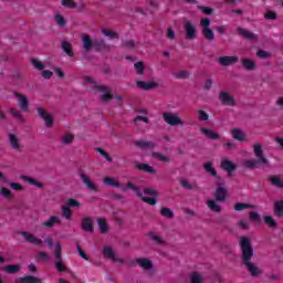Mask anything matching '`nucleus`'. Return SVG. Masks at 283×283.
<instances>
[{
  "label": "nucleus",
  "mask_w": 283,
  "mask_h": 283,
  "mask_svg": "<svg viewBox=\"0 0 283 283\" xmlns=\"http://www.w3.org/2000/svg\"><path fill=\"white\" fill-rule=\"evenodd\" d=\"M81 227L83 231L94 233V221L92 220V217H84L81 221Z\"/></svg>",
  "instance_id": "dca6fc26"
},
{
  "label": "nucleus",
  "mask_w": 283,
  "mask_h": 283,
  "mask_svg": "<svg viewBox=\"0 0 283 283\" xmlns=\"http://www.w3.org/2000/svg\"><path fill=\"white\" fill-rule=\"evenodd\" d=\"M203 169L207 171V174H210V176H213V178H218V180H220V177H218V171L216 170V167H213V163H206L203 165Z\"/></svg>",
  "instance_id": "7c9ffc66"
},
{
  "label": "nucleus",
  "mask_w": 283,
  "mask_h": 283,
  "mask_svg": "<svg viewBox=\"0 0 283 283\" xmlns=\"http://www.w3.org/2000/svg\"><path fill=\"white\" fill-rule=\"evenodd\" d=\"M135 145L139 148V149H156V143L154 142H147V140H136Z\"/></svg>",
  "instance_id": "a878e982"
},
{
  "label": "nucleus",
  "mask_w": 283,
  "mask_h": 283,
  "mask_svg": "<svg viewBox=\"0 0 283 283\" xmlns=\"http://www.w3.org/2000/svg\"><path fill=\"white\" fill-rule=\"evenodd\" d=\"M62 216L65 220H70L72 218V210L67 206H62Z\"/></svg>",
  "instance_id": "4d7b16f0"
},
{
  "label": "nucleus",
  "mask_w": 283,
  "mask_h": 283,
  "mask_svg": "<svg viewBox=\"0 0 283 283\" xmlns=\"http://www.w3.org/2000/svg\"><path fill=\"white\" fill-rule=\"evenodd\" d=\"M31 65H33V67H35V70H45V64H43V62L36 60V59H32L31 60Z\"/></svg>",
  "instance_id": "603ef678"
},
{
  "label": "nucleus",
  "mask_w": 283,
  "mask_h": 283,
  "mask_svg": "<svg viewBox=\"0 0 283 283\" xmlns=\"http://www.w3.org/2000/svg\"><path fill=\"white\" fill-rule=\"evenodd\" d=\"M239 57L238 56H220L219 63L220 65H223V67H229V65H233V63H238Z\"/></svg>",
  "instance_id": "aec40b11"
},
{
  "label": "nucleus",
  "mask_w": 283,
  "mask_h": 283,
  "mask_svg": "<svg viewBox=\"0 0 283 283\" xmlns=\"http://www.w3.org/2000/svg\"><path fill=\"white\" fill-rule=\"evenodd\" d=\"M214 198L217 202H227V198H229V192L227 188L219 186L214 192Z\"/></svg>",
  "instance_id": "2eb2a0df"
},
{
  "label": "nucleus",
  "mask_w": 283,
  "mask_h": 283,
  "mask_svg": "<svg viewBox=\"0 0 283 283\" xmlns=\"http://www.w3.org/2000/svg\"><path fill=\"white\" fill-rule=\"evenodd\" d=\"M61 48L65 52L66 56H74V50H72V44L67 41H62Z\"/></svg>",
  "instance_id": "72a5a7b5"
},
{
  "label": "nucleus",
  "mask_w": 283,
  "mask_h": 283,
  "mask_svg": "<svg viewBox=\"0 0 283 283\" xmlns=\"http://www.w3.org/2000/svg\"><path fill=\"white\" fill-rule=\"evenodd\" d=\"M107 259L113 260L116 264H125V260L118 255L111 247H107Z\"/></svg>",
  "instance_id": "b1692460"
},
{
  "label": "nucleus",
  "mask_w": 283,
  "mask_h": 283,
  "mask_svg": "<svg viewBox=\"0 0 283 283\" xmlns=\"http://www.w3.org/2000/svg\"><path fill=\"white\" fill-rule=\"evenodd\" d=\"M55 22L57 23L59 28H65V24L67 21H65V18L61 14H56L54 17Z\"/></svg>",
  "instance_id": "864d4df0"
},
{
  "label": "nucleus",
  "mask_w": 283,
  "mask_h": 283,
  "mask_svg": "<svg viewBox=\"0 0 283 283\" xmlns=\"http://www.w3.org/2000/svg\"><path fill=\"white\" fill-rule=\"evenodd\" d=\"M241 64L244 67V70H248L249 72H253V70H256L258 67L255 61L252 59H242Z\"/></svg>",
  "instance_id": "c85d7f7f"
},
{
  "label": "nucleus",
  "mask_w": 283,
  "mask_h": 283,
  "mask_svg": "<svg viewBox=\"0 0 283 283\" xmlns=\"http://www.w3.org/2000/svg\"><path fill=\"white\" fill-rule=\"evenodd\" d=\"M76 249H77V253L78 255L85 260L86 262H90V256L87 255V253H85V251H83V249L81 248V244L76 243Z\"/></svg>",
  "instance_id": "13d9d810"
},
{
  "label": "nucleus",
  "mask_w": 283,
  "mask_h": 283,
  "mask_svg": "<svg viewBox=\"0 0 283 283\" xmlns=\"http://www.w3.org/2000/svg\"><path fill=\"white\" fill-rule=\"evenodd\" d=\"M241 249V262L249 271L252 277H258L260 275V269L251 262L253 260V247H251V240L247 237H242L240 240Z\"/></svg>",
  "instance_id": "f257e3e1"
},
{
  "label": "nucleus",
  "mask_w": 283,
  "mask_h": 283,
  "mask_svg": "<svg viewBox=\"0 0 283 283\" xmlns=\"http://www.w3.org/2000/svg\"><path fill=\"white\" fill-rule=\"evenodd\" d=\"M221 169H223V171H227L228 176L231 177L233 176V171L238 169V165L229 159H222Z\"/></svg>",
  "instance_id": "f8f14e48"
},
{
  "label": "nucleus",
  "mask_w": 283,
  "mask_h": 283,
  "mask_svg": "<svg viewBox=\"0 0 283 283\" xmlns=\"http://www.w3.org/2000/svg\"><path fill=\"white\" fill-rule=\"evenodd\" d=\"M160 216L171 219L174 218V211H171L168 207H163L160 209Z\"/></svg>",
  "instance_id": "49530a36"
},
{
  "label": "nucleus",
  "mask_w": 283,
  "mask_h": 283,
  "mask_svg": "<svg viewBox=\"0 0 283 283\" xmlns=\"http://www.w3.org/2000/svg\"><path fill=\"white\" fill-rule=\"evenodd\" d=\"M83 85L86 92H90L94 96L101 94V103H107V86L96 83L94 77H90L87 75L83 76Z\"/></svg>",
  "instance_id": "f03ea898"
},
{
  "label": "nucleus",
  "mask_w": 283,
  "mask_h": 283,
  "mask_svg": "<svg viewBox=\"0 0 283 283\" xmlns=\"http://www.w3.org/2000/svg\"><path fill=\"white\" fill-rule=\"evenodd\" d=\"M136 85H137V87H139V90H144L146 92H149L150 90H155V87L158 85V83H156V82L137 81Z\"/></svg>",
  "instance_id": "5701e85b"
},
{
  "label": "nucleus",
  "mask_w": 283,
  "mask_h": 283,
  "mask_svg": "<svg viewBox=\"0 0 283 283\" xmlns=\"http://www.w3.org/2000/svg\"><path fill=\"white\" fill-rule=\"evenodd\" d=\"M20 234L23 239H25V242H29V244H34L35 247H42L43 241L40 238H36L34 234L21 231Z\"/></svg>",
  "instance_id": "9b49d317"
},
{
  "label": "nucleus",
  "mask_w": 283,
  "mask_h": 283,
  "mask_svg": "<svg viewBox=\"0 0 283 283\" xmlns=\"http://www.w3.org/2000/svg\"><path fill=\"white\" fill-rule=\"evenodd\" d=\"M163 119L165 120L166 125H169L170 127H178L185 125V120L178 116L176 113L171 112H165L163 113Z\"/></svg>",
  "instance_id": "0eeeda50"
},
{
  "label": "nucleus",
  "mask_w": 283,
  "mask_h": 283,
  "mask_svg": "<svg viewBox=\"0 0 283 283\" xmlns=\"http://www.w3.org/2000/svg\"><path fill=\"white\" fill-rule=\"evenodd\" d=\"M38 114L40 118L44 119L46 127H52L54 125V118L45 111V108H38Z\"/></svg>",
  "instance_id": "4468645a"
},
{
  "label": "nucleus",
  "mask_w": 283,
  "mask_h": 283,
  "mask_svg": "<svg viewBox=\"0 0 283 283\" xmlns=\"http://www.w3.org/2000/svg\"><path fill=\"white\" fill-rule=\"evenodd\" d=\"M10 114L13 116V118H17L20 123H23V115H21V112L17 108H10Z\"/></svg>",
  "instance_id": "09e8293b"
},
{
  "label": "nucleus",
  "mask_w": 283,
  "mask_h": 283,
  "mask_svg": "<svg viewBox=\"0 0 283 283\" xmlns=\"http://www.w3.org/2000/svg\"><path fill=\"white\" fill-rule=\"evenodd\" d=\"M107 186L114 187L115 189H122V191L126 190L125 186L120 185L117 179L112 177H107Z\"/></svg>",
  "instance_id": "473e14b6"
},
{
  "label": "nucleus",
  "mask_w": 283,
  "mask_h": 283,
  "mask_svg": "<svg viewBox=\"0 0 283 283\" xmlns=\"http://www.w3.org/2000/svg\"><path fill=\"white\" fill-rule=\"evenodd\" d=\"M250 220H252V222H260L262 218L260 217V213H258L256 211H252L250 212Z\"/></svg>",
  "instance_id": "69168bd1"
},
{
  "label": "nucleus",
  "mask_w": 283,
  "mask_h": 283,
  "mask_svg": "<svg viewBox=\"0 0 283 283\" xmlns=\"http://www.w3.org/2000/svg\"><path fill=\"white\" fill-rule=\"evenodd\" d=\"M123 48L126 50H135L136 49V41L134 40H126L122 43Z\"/></svg>",
  "instance_id": "6e6d98bb"
},
{
  "label": "nucleus",
  "mask_w": 283,
  "mask_h": 283,
  "mask_svg": "<svg viewBox=\"0 0 283 283\" xmlns=\"http://www.w3.org/2000/svg\"><path fill=\"white\" fill-rule=\"evenodd\" d=\"M207 205L209 210L214 211V213H220V211H222L220 205H218V202H216L214 200H208Z\"/></svg>",
  "instance_id": "4c0bfd02"
},
{
  "label": "nucleus",
  "mask_w": 283,
  "mask_h": 283,
  "mask_svg": "<svg viewBox=\"0 0 283 283\" xmlns=\"http://www.w3.org/2000/svg\"><path fill=\"white\" fill-rule=\"evenodd\" d=\"M20 178H21V180H24V182H28V185H32L33 187H36L38 189H43V184L32 177L22 175Z\"/></svg>",
  "instance_id": "c756f323"
},
{
  "label": "nucleus",
  "mask_w": 283,
  "mask_h": 283,
  "mask_svg": "<svg viewBox=\"0 0 283 283\" xmlns=\"http://www.w3.org/2000/svg\"><path fill=\"white\" fill-rule=\"evenodd\" d=\"M202 36L206 41H214L216 32L211 29V20L209 18H202L199 22Z\"/></svg>",
  "instance_id": "39448f33"
},
{
  "label": "nucleus",
  "mask_w": 283,
  "mask_h": 283,
  "mask_svg": "<svg viewBox=\"0 0 283 283\" xmlns=\"http://www.w3.org/2000/svg\"><path fill=\"white\" fill-rule=\"evenodd\" d=\"M135 262L144 271H151V269H154V263L151 262V260H149L147 258H138L135 260Z\"/></svg>",
  "instance_id": "f3484780"
},
{
  "label": "nucleus",
  "mask_w": 283,
  "mask_h": 283,
  "mask_svg": "<svg viewBox=\"0 0 283 283\" xmlns=\"http://www.w3.org/2000/svg\"><path fill=\"white\" fill-rule=\"evenodd\" d=\"M134 69L136 71V74H138V76H143V74H145V62L143 61L136 62L134 64Z\"/></svg>",
  "instance_id": "ea45409f"
},
{
  "label": "nucleus",
  "mask_w": 283,
  "mask_h": 283,
  "mask_svg": "<svg viewBox=\"0 0 283 283\" xmlns=\"http://www.w3.org/2000/svg\"><path fill=\"white\" fill-rule=\"evenodd\" d=\"M13 96H15L20 109L22 112H29V109H30V101L28 99V96H25V95H23V94H21L19 92L13 93Z\"/></svg>",
  "instance_id": "9d476101"
},
{
  "label": "nucleus",
  "mask_w": 283,
  "mask_h": 283,
  "mask_svg": "<svg viewBox=\"0 0 283 283\" xmlns=\"http://www.w3.org/2000/svg\"><path fill=\"white\" fill-rule=\"evenodd\" d=\"M237 32L240 36H243V39H248L249 41H253L258 39V35L255 33L243 28H239Z\"/></svg>",
  "instance_id": "393cba45"
},
{
  "label": "nucleus",
  "mask_w": 283,
  "mask_h": 283,
  "mask_svg": "<svg viewBox=\"0 0 283 283\" xmlns=\"http://www.w3.org/2000/svg\"><path fill=\"white\" fill-rule=\"evenodd\" d=\"M61 6L69 8L70 10H74V8H76V2H74V0H62Z\"/></svg>",
  "instance_id": "5fc2aeb1"
},
{
  "label": "nucleus",
  "mask_w": 283,
  "mask_h": 283,
  "mask_svg": "<svg viewBox=\"0 0 283 283\" xmlns=\"http://www.w3.org/2000/svg\"><path fill=\"white\" fill-rule=\"evenodd\" d=\"M151 156L153 158H157L159 163H171V158L163 155L161 153H153Z\"/></svg>",
  "instance_id": "79ce46f5"
},
{
  "label": "nucleus",
  "mask_w": 283,
  "mask_h": 283,
  "mask_svg": "<svg viewBox=\"0 0 283 283\" xmlns=\"http://www.w3.org/2000/svg\"><path fill=\"white\" fill-rule=\"evenodd\" d=\"M264 19H266L268 21H275V19H277V13L275 11H268L264 14Z\"/></svg>",
  "instance_id": "052dcab7"
},
{
  "label": "nucleus",
  "mask_w": 283,
  "mask_h": 283,
  "mask_svg": "<svg viewBox=\"0 0 283 283\" xmlns=\"http://www.w3.org/2000/svg\"><path fill=\"white\" fill-rule=\"evenodd\" d=\"M256 56L259 59H269V56H271V53H269L268 51H264V50H259L256 52Z\"/></svg>",
  "instance_id": "338daca9"
},
{
  "label": "nucleus",
  "mask_w": 283,
  "mask_h": 283,
  "mask_svg": "<svg viewBox=\"0 0 283 283\" xmlns=\"http://www.w3.org/2000/svg\"><path fill=\"white\" fill-rule=\"evenodd\" d=\"M107 39H109L111 41H118L120 39V35L117 31L107 29Z\"/></svg>",
  "instance_id": "c03bdc74"
},
{
  "label": "nucleus",
  "mask_w": 283,
  "mask_h": 283,
  "mask_svg": "<svg viewBox=\"0 0 283 283\" xmlns=\"http://www.w3.org/2000/svg\"><path fill=\"white\" fill-rule=\"evenodd\" d=\"M190 283H202V276L198 272L192 273Z\"/></svg>",
  "instance_id": "680f3d73"
},
{
  "label": "nucleus",
  "mask_w": 283,
  "mask_h": 283,
  "mask_svg": "<svg viewBox=\"0 0 283 283\" xmlns=\"http://www.w3.org/2000/svg\"><path fill=\"white\" fill-rule=\"evenodd\" d=\"M231 135L232 138H234V140H239V143H244V140H247V134H244L240 128H233L231 130Z\"/></svg>",
  "instance_id": "bb28decb"
},
{
  "label": "nucleus",
  "mask_w": 283,
  "mask_h": 283,
  "mask_svg": "<svg viewBox=\"0 0 283 283\" xmlns=\"http://www.w3.org/2000/svg\"><path fill=\"white\" fill-rule=\"evenodd\" d=\"M55 269L59 273H65L67 271V266H65V261L63 260V249L61 248V242L55 244Z\"/></svg>",
  "instance_id": "423d86ee"
},
{
  "label": "nucleus",
  "mask_w": 283,
  "mask_h": 283,
  "mask_svg": "<svg viewBox=\"0 0 283 283\" xmlns=\"http://www.w3.org/2000/svg\"><path fill=\"white\" fill-rule=\"evenodd\" d=\"M113 98H115L116 104L118 105V107H123V97L122 95H115L112 94V90H107V103H109Z\"/></svg>",
  "instance_id": "2f4dec72"
},
{
  "label": "nucleus",
  "mask_w": 283,
  "mask_h": 283,
  "mask_svg": "<svg viewBox=\"0 0 283 283\" xmlns=\"http://www.w3.org/2000/svg\"><path fill=\"white\" fill-rule=\"evenodd\" d=\"M184 32L188 41H193L198 36V24L192 23L189 20L184 22Z\"/></svg>",
  "instance_id": "6e6552de"
},
{
  "label": "nucleus",
  "mask_w": 283,
  "mask_h": 283,
  "mask_svg": "<svg viewBox=\"0 0 283 283\" xmlns=\"http://www.w3.org/2000/svg\"><path fill=\"white\" fill-rule=\"evenodd\" d=\"M15 283H41V279L34 275H25L23 277L15 279Z\"/></svg>",
  "instance_id": "cd10ccee"
},
{
  "label": "nucleus",
  "mask_w": 283,
  "mask_h": 283,
  "mask_svg": "<svg viewBox=\"0 0 283 283\" xmlns=\"http://www.w3.org/2000/svg\"><path fill=\"white\" fill-rule=\"evenodd\" d=\"M198 10H201V12H203V14H208V15L213 14V8H211V7L199 6Z\"/></svg>",
  "instance_id": "0e129e2a"
},
{
  "label": "nucleus",
  "mask_w": 283,
  "mask_h": 283,
  "mask_svg": "<svg viewBox=\"0 0 283 283\" xmlns=\"http://www.w3.org/2000/svg\"><path fill=\"white\" fill-rule=\"evenodd\" d=\"M253 149H254V156L255 158H258V160L255 159L245 160L243 163V167H245V169H255V167H258V163L260 165H269V159L264 157V150L262 149V146L260 144H254Z\"/></svg>",
  "instance_id": "20e7f679"
},
{
  "label": "nucleus",
  "mask_w": 283,
  "mask_h": 283,
  "mask_svg": "<svg viewBox=\"0 0 283 283\" xmlns=\"http://www.w3.org/2000/svg\"><path fill=\"white\" fill-rule=\"evenodd\" d=\"M263 221L265 224H268V227H270V229H276L277 228V221L275 219H273L272 216H265L263 218Z\"/></svg>",
  "instance_id": "58836bf2"
},
{
  "label": "nucleus",
  "mask_w": 283,
  "mask_h": 283,
  "mask_svg": "<svg viewBox=\"0 0 283 283\" xmlns=\"http://www.w3.org/2000/svg\"><path fill=\"white\" fill-rule=\"evenodd\" d=\"M274 214L277 216V218H283V200L274 203Z\"/></svg>",
  "instance_id": "e433bc0d"
},
{
  "label": "nucleus",
  "mask_w": 283,
  "mask_h": 283,
  "mask_svg": "<svg viewBox=\"0 0 283 283\" xmlns=\"http://www.w3.org/2000/svg\"><path fill=\"white\" fill-rule=\"evenodd\" d=\"M9 145L11 149L14 151H21V142H19V137L14 134H9Z\"/></svg>",
  "instance_id": "412c9836"
},
{
  "label": "nucleus",
  "mask_w": 283,
  "mask_h": 283,
  "mask_svg": "<svg viewBox=\"0 0 283 283\" xmlns=\"http://www.w3.org/2000/svg\"><path fill=\"white\" fill-rule=\"evenodd\" d=\"M200 133L206 136V138H209V140H220V134H218L216 130L209 129L207 127H201Z\"/></svg>",
  "instance_id": "6ab92c4d"
},
{
  "label": "nucleus",
  "mask_w": 283,
  "mask_h": 283,
  "mask_svg": "<svg viewBox=\"0 0 283 283\" xmlns=\"http://www.w3.org/2000/svg\"><path fill=\"white\" fill-rule=\"evenodd\" d=\"M175 78H189V72L179 71L177 74H175Z\"/></svg>",
  "instance_id": "774afa93"
},
{
  "label": "nucleus",
  "mask_w": 283,
  "mask_h": 283,
  "mask_svg": "<svg viewBox=\"0 0 283 283\" xmlns=\"http://www.w3.org/2000/svg\"><path fill=\"white\" fill-rule=\"evenodd\" d=\"M136 167L139 169V171H145L146 174H156V169L149 166V164H137Z\"/></svg>",
  "instance_id": "c9c22d12"
},
{
  "label": "nucleus",
  "mask_w": 283,
  "mask_h": 283,
  "mask_svg": "<svg viewBox=\"0 0 283 283\" xmlns=\"http://www.w3.org/2000/svg\"><path fill=\"white\" fill-rule=\"evenodd\" d=\"M198 118L201 122L209 120V114L205 112L203 109L198 111Z\"/></svg>",
  "instance_id": "e2e57ef3"
},
{
  "label": "nucleus",
  "mask_w": 283,
  "mask_h": 283,
  "mask_svg": "<svg viewBox=\"0 0 283 283\" xmlns=\"http://www.w3.org/2000/svg\"><path fill=\"white\" fill-rule=\"evenodd\" d=\"M56 224H61V218L57 216H51L48 221L42 222V227L45 229H53Z\"/></svg>",
  "instance_id": "4be33fe9"
},
{
  "label": "nucleus",
  "mask_w": 283,
  "mask_h": 283,
  "mask_svg": "<svg viewBox=\"0 0 283 283\" xmlns=\"http://www.w3.org/2000/svg\"><path fill=\"white\" fill-rule=\"evenodd\" d=\"M0 193H1V196H3V198H7L9 200L14 198V196L12 195V191H10V189H8L6 187L0 188Z\"/></svg>",
  "instance_id": "3c124183"
},
{
  "label": "nucleus",
  "mask_w": 283,
  "mask_h": 283,
  "mask_svg": "<svg viewBox=\"0 0 283 283\" xmlns=\"http://www.w3.org/2000/svg\"><path fill=\"white\" fill-rule=\"evenodd\" d=\"M234 211H244L247 209H255V206L251 203L238 202L233 206Z\"/></svg>",
  "instance_id": "f704fd0d"
},
{
  "label": "nucleus",
  "mask_w": 283,
  "mask_h": 283,
  "mask_svg": "<svg viewBox=\"0 0 283 283\" xmlns=\"http://www.w3.org/2000/svg\"><path fill=\"white\" fill-rule=\"evenodd\" d=\"M147 235L148 238L153 239V242H155L156 244H165V241H163V238H160L156 233L149 232Z\"/></svg>",
  "instance_id": "8fccbe9b"
},
{
  "label": "nucleus",
  "mask_w": 283,
  "mask_h": 283,
  "mask_svg": "<svg viewBox=\"0 0 283 283\" xmlns=\"http://www.w3.org/2000/svg\"><path fill=\"white\" fill-rule=\"evenodd\" d=\"M219 101L221 104L226 105L227 107H235L238 105V102H235V98L229 94L227 91H221L219 93Z\"/></svg>",
  "instance_id": "1a4fd4ad"
},
{
  "label": "nucleus",
  "mask_w": 283,
  "mask_h": 283,
  "mask_svg": "<svg viewBox=\"0 0 283 283\" xmlns=\"http://www.w3.org/2000/svg\"><path fill=\"white\" fill-rule=\"evenodd\" d=\"M74 142V135L72 134H66L61 138L62 145H72Z\"/></svg>",
  "instance_id": "de8ad7c7"
},
{
  "label": "nucleus",
  "mask_w": 283,
  "mask_h": 283,
  "mask_svg": "<svg viewBox=\"0 0 283 283\" xmlns=\"http://www.w3.org/2000/svg\"><path fill=\"white\" fill-rule=\"evenodd\" d=\"M124 187L126 189L125 191H127V189H132V191L136 193L137 198H140L142 202H146V205H150V207L158 205V192H156V190L151 188H145L144 189L145 196H151V197H145L143 196V192L140 191V189H138V187H136V185H134L133 182H128Z\"/></svg>",
  "instance_id": "7ed1b4c3"
},
{
  "label": "nucleus",
  "mask_w": 283,
  "mask_h": 283,
  "mask_svg": "<svg viewBox=\"0 0 283 283\" xmlns=\"http://www.w3.org/2000/svg\"><path fill=\"white\" fill-rule=\"evenodd\" d=\"M77 175L80 176L83 185H85V187H87L90 191H98V187H96V185L92 182V179L90 178V176H87L83 171H78Z\"/></svg>",
  "instance_id": "ddd939ff"
},
{
  "label": "nucleus",
  "mask_w": 283,
  "mask_h": 283,
  "mask_svg": "<svg viewBox=\"0 0 283 283\" xmlns=\"http://www.w3.org/2000/svg\"><path fill=\"white\" fill-rule=\"evenodd\" d=\"M97 226L101 233H107V220H105L104 218H98Z\"/></svg>",
  "instance_id": "a19ab883"
},
{
  "label": "nucleus",
  "mask_w": 283,
  "mask_h": 283,
  "mask_svg": "<svg viewBox=\"0 0 283 283\" xmlns=\"http://www.w3.org/2000/svg\"><path fill=\"white\" fill-rule=\"evenodd\" d=\"M93 48L101 52V50H105V40L96 39L94 40Z\"/></svg>",
  "instance_id": "a18cd8bd"
},
{
  "label": "nucleus",
  "mask_w": 283,
  "mask_h": 283,
  "mask_svg": "<svg viewBox=\"0 0 283 283\" xmlns=\"http://www.w3.org/2000/svg\"><path fill=\"white\" fill-rule=\"evenodd\" d=\"M65 207H69V209L72 207H81V202H78L76 199L70 198L67 199Z\"/></svg>",
  "instance_id": "bf43d9fd"
},
{
  "label": "nucleus",
  "mask_w": 283,
  "mask_h": 283,
  "mask_svg": "<svg viewBox=\"0 0 283 283\" xmlns=\"http://www.w3.org/2000/svg\"><path fill=\"white\" fill-rule=\"evenodd\" d=\"M82 43L85 52H92V48H94V40H92L90 34H82Z\"/></svg>",
  "instance_id": "a211bd4d"
},
{
  "label": "nucleus",
  "mask_w": 283,
  "mask_h": 283,
  "mask_svg": "<svg viewBox=\"0 0 283 283\" xmlns=\"http://www.w3.org/2000/svg\"><path fill=\"white\" fill-rule=\"evenodd\" d=\"M3 271L10 274H14V273H19V271H21V268L19 265L10 264V265H6L3 268Z\"/></svg>",
  "instance_id": "37998d69"
}]
</instances>
